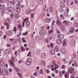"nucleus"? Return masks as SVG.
Masks as SVG:
<instances>
[{"label": "nucleus", "mask_w": 78, "mask_h": 78, "mask_svg": "<svg viewBox=\"0 0 78 78\" xmlns=\"http://www.w3.org/2000/svg\"><path fill=\"white\" fill-rule=\"evenodd\" d=\"M0 74L2 75V74L3 75H6L8 74V71L5 69V68H3L1 70V69H0Z\"/></svg>", "instance_id": "f257e3e1"}, {"label": "nucleus", "mask_w": 78, "mask_h": 78, "mask_svg": "<svg viewBox=\"0 0 78 78\" xmlns=\"http://www.w3.org/2000/svg\"><path fill=\"white\" fill-rule=\"evenodd\" d=\"M74 32H75L74 28L73 27H71L69 29V31L68 32V34H71V33H73Z\"/></svg>", "instance_id": "f03ea898"}, {"label": "nucleus", "mask_w": 78, "mask_h": 78, "mask_svg": "<svg viewBox=\"0 0 78 78\" xmlns=\"http://www.w3.org/2000/svg\"><path fill=\"white\" fill-rule=\"evenodd\" d=\"M28 18H27V19H25L24 20V21L26 22V27L27 28L29 27L30 25V21L28 20Z\"/></svg>", "instance_id": "7ed1b4c3"}, {"label": "nucleus", "mask_w": 78, "mask_h": 78, "mask_svg": "<svg viewBox=\"0 0 78 78\" xmlns=\"http://www.w3.org/2000/svg\"><path fill=\"white\" fill-rule=\"evenodd\" d=\"M8 10L9 12H14L15 11V9L14 7H9L8 8Z\"/></svg>", "instance_id": "20e7f679"}, {"label": "nucleus", "mask_w": 78, "mask_h": 78, "mask_svg": "<svg viewBox=\"0 0 78 78\" xmlns=\"http://www.w3.org/2000/svg\"><path fill=\"white\" fill-rule=\"evenodd\" d=\"M69 73L70 74H73V75H75V71L73 70V69L72 68H70L69 70Z\"/></svg>", "instance_id": "39448f33"}, {"label": "nucleus", "mask_w": 78, "mask_h": 78, "mask_svg": "<svg viewBox=\"0 0 78 78\" xmlns=\"http://www.w3.org/2000/svg\"><path fill=\"white\" fill-rule=\"evenodd\" d=\"M40 34L42 36H45L46 34V32L44 30H41L40 31Z\"/></svg>", "instance_id": "423d86ee"}, {"label": "nucleus", "mask_w": 78, "mask_h": 78, "mask_svg": "<svg viewBox=\"0 0 78 78\" xmlns=\"http://www.w3.org/2000/svg\"><path fill=\"white\" fill-rule=\"evenodd\" d=\"M56 22V24L58 25H59L60 27H61L62 25V23L59 20H57Z\"/></svg>", "instance_id": "0eeeda50"}, {"label": "nucleus", "mask_w": 78, "mask_h": 78, "mask_svg": "<svg viewBox=\"0 0 78 78\" xmlns=\"http://www.w3.org/2000/svg\"><path fill=\"white\" fill-rule=\"evenodd\" d=\"M5 2L8 3V4H10V3H11L12 5H14V1H11L10 2L9 0H5Z\"/></svg>", "instance_id": "6e6552de"}, {"label": "nucleus", "mask_w": 78, "mask_h": 78, "mask_svg": "<svg viewBox=\"0 0 78 78\" xmlns=\"http://www.w3.org/2000/svg\"><path fill=\"white\" fill-rule=\"evenodd\" d=\"M57 36H58V37L61 39H64V35H62V34H59L57 35Z\"/></svg>", "instance_id": "1a4fd4ad"}, {"label": "nucleus", "mask_w": 78, "mask_h": 78, "mask_svg": "<svg viewBox=\"0 0 78 78\" xmlns=\"http://www.w3.org/2000/svg\"><path fill=\"white\" fill-rule=\"evenodd\" d=\"M13 32L12 31H9L7 32V34L8 36H12L13 34Z\"/></svg>", "instance_id": "9d476101"}, {"label": "nucleus", "mask_w": 78, "mask_h": 78, "mask_svg": "<svg viewBox=\"0 0 78 78\" xmlns=\"http://www.w3.org/2000/svg\"><path fill=\"white\" fill-rule=\"evenodd\" d=\"M50 52L51 53L52 55H54L55 53V50L53 49H51L50 50Z\"/></svg>", "instance_id": "9b49d317"}, {"label": "nucleus", "mask_w": 78, "mask_h": 78, "mask_svg": "<svg viewBox=\"0 0 78 78\" xmlns=\"http://www.w3.org/2000/svg\"><path fill=\"white\" fill-rule=\"evenodd\" d=\"M17 5L20 8H24L25 7V5H23L22 4H17Z\"/></svg>", "instance_id": "f8f14e48"}, {"label": "nucleus", "mask_w": 78, "mask_h": 78, "mask_svg": "<svg viewBox=\"0 0 78 78\" xmlns=\"http://www.w3.org/2000/svg\"><path fill=\"white\" fill-rule=\"evenodd\" d=\"M0 63L1 66L2 67H5V63L3 62L2 61H0Z\"/></svg>", "instance_id": "ddd939ff"}, {"label": "nucleus", "mask_w": 78, "mask_h": 78, "mask_svg": "<svg viewBox=\"0 0 78 78\" xmlns=\"http://www.w3.org/2000/svg\"><path fill=\"white\" fill-rule=\"evenodd\" d=\"M66 40L64 39L63 41L62 42L63 47H65L66 46Z\"/></svg>", "instance_id": "4468645a"}, {"label": "nucleus", "mask_w": 78, "mask_h": 78, "mask_svg": "<svg viewBox=\"0 0 78 78\" xmlns=\"http://www.w3.org/2000/svg\"><path fill=\"white\" fill-rule=\"evenodd\" d=\"M31 12V10H27L26 11V13L27 15L28 14H30Z\"/></svg>", "instance_id": "2eb2a0df"}, {"label": "nucleus", "mask_w": 78, "mask_h": 78, "mask_svg": "<svg viewBox=\"0 0 78 78\" xmlns=\"http://www.w3.org/2000/svg\"><path fill=\"white\" fill-rule=\"evenodd\" d=\"M69 73H66L65 74V77L66 78H69Z\"/></svg>", "instance_id": "dca6fc26"}, {"label": "nucleus", "mask_w": 78, "mask_h": 78, "mask_svg": "<svg viewBox=\"0 0 78 78\" xmlns=\"http://www.w3.org/2000/svg\"><path fill=\"white\" fill-rule=\"evenodd\" d=\"M16 11H17V12L18 13H20V9L19 7H16Z\"/></svg>", "instance_id": "f3484780"}, {"label": "nucleus", "mask_w": 78, "mask_h": 78, "mask_svg": "<svg viewBox=\"0 0 78 78\" xmlns=\"http://www.w3.org/2000/svg\"><path fill=\"white\" fill-rule=\"evenodd\" d=\"M51 30L49 31V33H52L53 31V29L54 28V27H51Z\"/></svg>", "instance_id": "a211bd4d"}, {"label": "nucleus", "mask_w": 78, "mask_h": 78, "mask_svg": "<svg viewBox=\"0 0 78 78\" xmlns=\"http://www.w3.org/2000/svg\"><path fill=\"white\" fill-rule=\"evenodd\" d=\"M56 42L57 43H58V44H61L62 43V41L60 40H57Z\"/></svg>", "instance_id": "6ab92c4d"}, {"label": "nucleus", "mask_w": 78, "mask_h": 78, "mask_svg": "<svg viewBox=\"0 0 78 78\" xmlns=\"http://www.w3.org/2000/svg\"><path fill=\"white\" fill-rule=\"evenodd\" d=\"M45 56V55L44 53L42 52L41 54V57L42 58H44Z\"/></svg>", "instance_id": "aec40b11"}, {"label": "nucleus", "mask_w": 78, "mask_h": 78, "mask_svg": "<svg viewBox=\"0 0 78 78\" xmlns=\"http://www.w3.org/2000/svg\"><path fill=\"white\" fill-rule=\"evenodd\" d=\"M26 64H27V65H30V64H31V62L30 61H28L27 60L26 62Z\"/></svg>", "instance_id": "412c9836"}, {"label": "nucleus", "mask_w": 78, "mask_h": 78, "mask_svg": "<svg viewBox=\"0 0 78 78\" xmlns=\"http://www.w3.org/2000/svg\"><path fill=\"white\" fill-rule=\"evenodd\" d=\"M41 62V64H42L43 65L45 66V61H44V60H42Z\"/></svg>", "instance_id": "4be33fe9"}, {"label": "nucleus", "mask_w": 78, "mask_h": 78, "mask_svg": "<svg viewBox=\"0 0 78 78\" xmlns=\"http://www.w3.org/2000/svg\"><path fill=\"white\" fill-rule=\"evenodd\" d=\"M61 30H62V31H64V30H65V28H64V27L63 26H62L61 28H60Z\"/></svg>", "instance_id": "5701e85b"}, {"label": "nucleus", "mask_w": 78, "mask_h": 78, "mask_svg": "<svg viewBox=\"0 0 78 78\" xmlns=\"http://www.w3.org/2000/svg\"><path fill=\"white\" fill-rule=\"evenodd\" d=\"M9 62L11 64H12L13 67H15V65H14V62H12V61H11V60H9Z\"/></svg>", "instance_id": "b1692460"}, {"label": "nucleus", "mask_w": 78, "mask_h": 78, "mask_svg": "<svg viewBox=\"0 0 78 78\" xmlns=\"http://www.w3.org/2000/svg\"><path fill=\"white\" fill-rule=\"evenodd\" d=\"M50 10L51 12H52V11H53V8L52 7L50 6Z\"/></svg>", "instance_id": "393cba45"}, {"label": "nucleus", "mask_w": 78, "mask_h": 78, "mask_svg": "<svg viewBox=\"0 0 78 78\" xmlns=\"http://www.w3.org/2000/svg\"><path fill=\"white\" fill-rule=\"evenodd\" d=\"M61 52H62V53L63 54L66 53V50L65 49H62V50L61 51Z\"/></svg>", "instance_id": "a878e982"}, {"label": "nucleus", "mask_w": 78, "mask_h": 78, "mask_svg": "<svg viewBox=\"0 0 78 78\" xmlns=\"http://www.w3.org/2000/svg\"><path fill=\"white\" fill-rule=\"evenodd\" d=\"M38 2L40 5H41L43 3V2L40 0L38 1Z\"/></svg>", "instance_id": "bb28decb"}, {"label": "nucleus", "mask_w": 78, "mask_h": 78, "mask_svg": "<svg viewBox=\"0 0 78 78\" xmlns=\"http://www.w3.org/2000/svg\"><path fill=\"white\" fill-rule=\"evenodd\" d=\"M16 1L18 3V4H20L22 2V0H16Z\"/></svg>", "instance_id": "cd10ccee"}, {"label": "nucleus", "mask_w": 78, "mask_h": 78, "mask_svg": "<svg viewBox=\"0 0 78 78\" xmlns=\"http://www.w3.org/2000/svg\"><path fill=\"white\" fill-rule=\"evenodd\" d=\"M27 61H30L31 62H32V59L31 58H29L27 59Z\"/></svg>", "instance_id": "c85d7f7f"}, {"label": "nucleus", "mask_w": 78, "mask_h": 78, "mask_svg": "<svg viewBox=\"0 0 78 78\" xmlns=\"http://www.w3.org/2000/svg\"><path fill=\"white\" fill-rule=\"evenodd\" d=\"M39 73L40 74H42L43 73V72L42 71V69H41L40 71H39Z\"/></svg>", "instance_id": "c756f323"}, {"label": "nucleus", "mask_w": 78, "mask_h": 78, "mask_svg": "<svg viewBox=\"0 0 78 78\" xmlns=\"http://www.w3.org/2000/svg\"><path fill=\"white\" fill-rule=\"evenodd\" d=\"M40 51H41V50L39 49L37 50V53L38 55H39L40 53Z\"/></svg>", "instance_id": "7c9ffc66"}, {"label": "nucleus", "mask_w": 78, "mask_h": 78, "mask_svg": "<svg viewBox=\"0 0 78 78\" xmlns=\"http://www.w3.org/2000/svg\"><path fill=\"white\" fill-rule=\"evenodd\" d=\"M15 69L16 70V71L17 72H19V71H20V69L18 68H16V67L15 68Z\"/></svg>", "instance_id": "2f4dec72"}, {"label": "nucleus", "mask_w": 78, "mask_h": 78, "mask_svg": "<svg viewBox=\"0 0 78 78\" xmlns=\"http://www.w3.org/2000/svg\"><path fill=\"white\" fill-rule=\"evenodd\" d=\"M46 22H47L48 23H49V22H50V20L48 18L46 19Z\"/></svg>", "instance_id": "473e14b6"}, {"label": "nucleus", "mask_w": 78, "mask_h": 78, "mask_svg": "<svg viewBox=\"0 0 78 78\" xmlns=\"http://www.w3.org/2000/svg\"><path fill=\"white\" fill-rule=\"evenodd\" d=\"M27 34H28V32H26L24 33H23V36H24V35L26 36V35H27Z\"/></svg>", "instance_id": "72a5a7b5"}, {"label": "nucleus", "mask_w": 78, "mask_h": 78, "mask_svg": "<svg viewBox=\"0 0 78 78\" xmlns=\"http://www.w3.org/2000/svg\"><path fill=\"white\" fill-rule=\"evenodd\" d=\"M23 46H22L21 47V51H25V49H23Z\"/></svg>", "instance_id": "f704fd0d"}, {"label": "nucleus", "mask_w": 78, "mask_h": 78, "mask_svg": "<svg viewBox=\"0 0 78 78\" xmlns=\"http://www.w3.org/2000/svg\"><path fill=\"white\" fill-rule=\"evenodd\" d=\"M13 30H14V31H17V27H14Z\"/></svg>", "instance_id": "c9c22d12"}, {"label": "nucleus", "mask_w": 78, "mask_h": 78, "mask_svg": "<svg viewBox=\"0 0 78 78\" xmlns=\"http://www.w3.org/2000/svg\"><path fill=\"white\" fill-rule=\"evenodd\" d=\"M4 24H5V25H6V26L7 27H9V25L8 23H4Z\"/></svg>", "instance_id": "e433bc0d"}, {"label": "nucleus", "mask_w": 78, "mask_h": 78, "mask_svg": "<svg viewBox=\"0 0 78 78\" xmlns=\"http://www.w3.org/2000/svg\"><path fill=\"white\" fill-rule=\"evenodd\" d=\"M15 56H17V51H15Z\"/></svg>", "instance_id": "4c0bfd02"}, {"label": "nucleus", "mask_w": 78, "mask_h": 78, "mask_svg": "<svg viewBox=\"0 0 78 78\" xmlns=\"http://www.w3.org/2000/svg\"><path fill=\"white\" fill-rule=\"evenodd\" d=\"M71 44H75V41H74V40L73 41L72 40H71Z\"/></svg>", "instance_id": "58836bf2"}, {"label": "nucleus", "mask_w": 78, "mask_h": 78, "mask_svg": "<svg viewBox=\"0 0 78 78\" xmlns=\"http://www.w3.org/2000/svg\"><path fill=\"white\" fill-rule=\"evenodd\" d=\"M10 44L12 45H14L15 44V42H14H14L12 43V41H11V42L10 43Z\"/></svg>", "instance_id": "ea45409f"}, {"label": "nucleus", "mask_w": 78, "mask_h": 78, "mask_svg": "<svg viewBox=\"0 0 78 78\" xmlns=\"http://www.w3.org/2000/svg\"><path fill=\"white\" fill-rule=\"evenodd\" d=\"M59 66H58V65L55 66V70H56L57 69V68H59Z\"/></svg>", "instance_id": "a19ab883"}, {"label": "nucleus", "mask_w": 78, "mask_h": 78, "mask_svg": "<svg viewBox=\"0 0 78 78\" xmlns=\"http://www.w3.org/2000/svg\"><path fill=\"white\" fill-rule=\"evenodd\" d=\"M11 59L13 62H14L15 61V60L14 59V57H12L11 58Z\"/></svg>", "instance_id": "79ce46f5"}, {"label": "nucleus", "mask_w": 78, "mask_h": 78, "mask_svg": "<svg viewBox=\"0 0 78 78\" xmlns=\"http://www.w3.org/2000/svg\"><path fill=\"white\" fill-rule=\"evenodd\" d=\"M50 45L51 46V48H53V46H54L53 44V43H50Z\"/></svg>", "instance_id": "37998d69"}, {"label": "nucleus", "mask_w": 78, "mask_h": 78, "mask_svg": "<svg viewBox=\"0 0 78 78\" xmlns=\"http://www.w3.org/2000/svg\"><path fill=\"white\" fill-rule=\"evenodd\" d=\"M18 28H20L22 27V26H21V25H20V24H19L18 26Z\"/></svg>", "instance_id": "c03bdc74"}, {"label": "nucleus", "mask_w": 78, "mask_h": 78, "mask_svg": "<svg viewBox=\"0 0 78 78\" xmlns=\"http://www.w3.org/2000/svg\"><path fill=\"white\" fill-rule=\"evenodd\" d=\"M22 60H19L18 61V63L19 64H20V63H22Z\"/></svg>", "instance_id": "a18cd8bd"}, {"label": "nucleus", "mask_w": 78, "mask_h": 78, "mask_svg": "<svg viewBox=\"0 0 78 78\" xmlns=\"http://www.w3.org/2000/svg\"><path fill=\"white\" fill-rule=\"evenodd\" d=\"M22 25H23V27H25V22H24V21H23Z\"/></svg>", "instance_id": "49530a36"}, {"label": "nucleus", "mask_w": 78, "mask_h": 78, "mask_svg": "<svg viewBox=\"0 0 78 78\" xmlns=\"http://www.w3.org/2000/svg\"><path fill=\"white\" fill-rule=\"evenodd\" d=\"M75 4H78V1L77 0H75Z\"/></svg>", "instance_id": "de8ad7c7"}, {"label": "nucleus", "mask_w": 78, "mask_h": 78, "mask_svg": "<svg viewBox=\"0 0 78 78\" xmlns=\"http://www.w3.org/2000/svg\"><path fill=\"white\" fill-rule=\"evenodd\" d=\"M18 74L19 75V76H21V77H22V74L18 73Z\"/></svg>", "instance_id": "09e8293b"}, {"label": "nucleus", "mask_w": 78, "mask_h": 78, "mask_svg": "<svg viewBox=\"0 0 78 78\" xmlns=\"http://www.w3.org/2000/svg\"><path fill=\"white\" fill-rule=\"evenodd\" d=\"M31 55V53L30 52H29L28 54H27V56H30V55Z\"/></svg>", "instance_id": "8fccbe9b"}, {"label": "nucleus", "mask_w": 78, "mask_h": 78, "mask_svg": "<svg viewBox=\"0 0 78 78\" xmlns=\"http://www.w3.org/2000/svg\"><path fill=\"white\" fill-rule=\"evenodd\" d=\"M55 22V20H53L52 23V25H55V23H54Z\"/></svg>", "instance_id": "3c124183"}, {"label": "nucleus", "mask_w": 78, "mask_h": 78, "mask_svg": "<svg viewBox=\"0 0 78 78\" xmlns=\"http://www.w3.org/2000/svg\"><path fill=\"white\" fill-rule=\"evenodd\" d=\"M60 6H63V4H62V3L61 2L60 3Z\"/></svg>", "instance_id": "603ef678"}, {"label": "nucleus", "mask_w": 78, "mask_h": 78, "mask_svg": "<svg viewBox=\"0 0 78 78\" xmlns=\"http://www.w3.org/2000/svg\"><path fill=\"white\" fill-rule=\"evenodd\" d=\"M47 73L48 74V73H50V71L49 70L47 69Z\"/></svg>", "instance_id": "864d4df0"}, {"label": "nucleus", "mask_w": 78, "mask_h": 78, "mask_svg": "<svg viewBox=\"0 0 78 78\" xmlns=\"http://www.w3.org/2000/svg\"><path fill=\"white\" fill-rule=\"evenodd\" d=\"M57 32L58 33V34H59V33H61V32H60L58 30H57Z\"/></svg>", "instance_id": "5fc2aeb1"}, {"label": "nucleus", "mask_w": 78, "mask_h": 78, "mask_svg": "<svg viewBox=\"0 0 78 78\" xmlns=\"http://www.w3.org/2000/svg\"><path fill=\"white\" fill-rule=\"evenodd\" d=\"M3 34V33L2 32V31H0V36H1Z\"/></svg>", "instance_id": "6e6d98bb"}, {"label": "nucleus", "mask_w": 78, "mask_h": 78, "mask_svg": "<svg viewBox=\"0 0 78 78\" xmlns=\"http://www.w3.org/2000/svg\"><path fill=\"white\" fill-rule=\"evenodd\" d=\"M34 76H37V73L35 72L34 73Z\"/></svg>", "instance_id": "4d7b16f0"}, {"label": "nucleus", "mask_w": 78, "mask_h": 78, "mask_svg": "<svg viewBox=\"0 0 78 78\" xmlns=\"http://www.w3.org/2000/svg\"><path fill=\"white\" fill-rule=\"evenodd\" d=\"M62 69H64L65 67H64V65H63L62 66Z\"/></svg>", "instance_id": "13d9d810"}, {"label": "nucleus", "mask_w": 78, "mask_h": 78, "mask_svg": "<svg viewBox=\"0 0 78 78\" xmlns=\"http://www.w3.org/2000/svg\"><path fill=\"white\" fill-rule=\"evenodd\" d=\"M75 76L73 75H71L70 76V78H74Z\"/></svg>", "instance_id": "bf43d9fd"}, {"label": "nucleus", "mask_w": 78, "mask_h": 78, "mask_svg": "<svg viewBox=\"0 0 78 78\" xmlns=\"http://www.w3.org/2000/svg\"><path fill=\"white\" fill-rule=\"evenodd\" d=\"M66 73V71H62V74H64Z\"/></svg>", "instance_id": "052dcab7"}, {"label": "nucleus", "mask_w": 78, "mask_h": 78, "mask_svg": "<svg viewBox=\"0 0 78 78\" xmlns=\"http://www.w3.org/2000/svg\"><path fill=\"white\" fill-rule=\"evenodd\" d=\"M9 71L10 72H12V69H9Z\"/></svg>", "instance_id": "680f3d73"}, {"label": "nucleus", "mask_w": 78, "mask_h": 78, "mask_svg": "<svg viewBox=\"0 0 78 78\" xmlns=\"http://www.w3.org/2000/svg\"><path fill=\"white\" fill-rule=\"evenodd\" d=\"M31 16L32 18H33V17H34V16H33V14L32 13L31 14Z\"/></svg>", "instance_id": "e2e57ef3"}, {"label": "nucleus", "mask_w": 78, "mask_h": 78, "mask_svg": "<svg viewBox=\"0 0 78 78\" xmlns=\"http://www.w3.org/2000/svg\"><path fill=\"white\" fill-rule=\"evenodd\" d=\"M1 27L2 30H3L4 29V26H1Z\"/></svg>", "instance_id": "0e129e2a"}, {"label": "nucleus", "mask_w": 78, "mask_h": 78, "mask_svg": "<svg viewBox=\"0 0 78 78\" xmlns=\"http://www.w3.org/2000/svg\"><path fill=\"white\" fill-rule=\"evenodd\" d=\"M6 52L7 53H9V51H8V49L6 50Z\"/></svg>", "instance_id": "69168bd1"}, {"label": "nucleus", "mask_w": 78, "mask_h": 78, "mask_svg": "<svg viewBox=\"0 0 78 78\" xmlns=\"http://www.w3.org/2000/svg\"><path fill=\"white\" fill-rule=\"evenodd\" d=\"M55 72L56 73V74H57V73H58V70H55Z\"/></svg>", "instance_id": "338daca9"}, {"label": "nucleus", "mask_w": 78, "mask_h": 78, "mask_svg": "<svg viewBox=\"0 0 78 78\" xmlns=\"http://www.w3.org/2000/svg\"><path fill=\"white\" fill-rule=\"evenodd\" d=\"M52 76H55V74L53 73H52Z\"/></svg>", "instance_id": "774afa93"}]
</instances>
